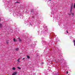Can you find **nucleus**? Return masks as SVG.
I'll return each instance as SVG.
<instances>
[{
    "mask_svg": "<svg viewBox=\"0 0 75 75\" xmlns=\"http://www.w3.org/2000/svg\"><path fill=\"white\" fill-rule=\"evenodd\" d=\"M72 7H73V3H71V8L70 9V12L71 13L72 12Z\"/></svg>",
    "mask_w": 75,
    "mask_h": 75,
    "instance_id": "f257e3e1",
    "label": "nucleus"
},
{
    "mask_svg": "<svg viewBox=\"0 0 75 75\" xmlns=\"http://www.w3.org/2000/svg\"><path fill=\"white\" fill-rule=\"evenodd\" d=\"M13 41H14V42H17V40H16V39L14 38L13 39Z\"/></svg>",
    "mask_w": 75,
    "mask_h": 75,
    "instance_id": "f03ea898",
    "label": "nucleus"
},
{
    "mask_svg": "<svg viewBox=\"0 0 75 75\" xmlns=\"http://www.w3.org/2000/svg\"><path fill=\"white\" fill-rule=\"evenodd\" d=\"M3 27V25L1 24L0 23V28H2Z\"/></svg>",
    "mask_w": 75,
    "mask_h": 75,
    "instance_id": "7ed1b4c3",
    "label": "nucleus"
},
{
    "mask_svg": "<svg viewBox=\"0 0 75 75\" xmlns=\"http://www.w3.org/2000/svg\"><path fill=\"white\" fill-rule=\"evenodd\" d=\"M21 58H22V57L19 58V59H18V62H20V59H21Z\"/></svg>",
    "mask_w": 75,
    "mask_h": 75,
    "instance_id": "20e7f679",
    "label": "nucleus"
},
{
    "mask_svg": "<svg viewBox=\"0 0 75 75\" xmlns=\"http://www.w3.org/2000/svg\"><path fill=\"white\" fill-rule=\"evenodd\" d=\"M18 39L19 40V41L20 42L21 41V39L20 38H18Z\"/></svg>",
    "mask_w": 75,
    "mask_h": 75,
    "instance_id": "39448f33",
    "label": "nucleus"
},
{
    "mask_svg": "<svg viewBox=\"0 0 75 75\" xmlns=\"http://www.w3.org/2000/svg\"><path fill=\"white\" fill-rule=\"evenodd\" d=\"M27 58L28 59H30V57L29 56H27Z\"/></svg>",
    "mask_w": 75,
    "mask_h": 75,
    "instance_id": "423d86ee",
    "label": "nucleus"
},
{
    "mask_svg": "<svg viewBox=\"0 0 75 75\" xmlns=\"http://www.w3.org/2000/svg\"><path fill=\"white\" fill-rule=\"evenodd\" d=\"M16 51H18V48H16L15 49Z\"/></svg>",
    "mask_w": 75,
    "mask_h": 75,
    "instance_id": "0eeeda50",
    "label": "nucleus"
},
{
    "mask_svg": "<svg viewBox=\"0 0 75 75\" xmlns=\"http://www.w3.org/2000/svg\"><path fill=\"white\" fill-rule=\"evenodd\" d=\"M73 41H74V45L75 46V40H73Z\"/></svg>",
    "mask_w": 75,
    "mask_h": 75,
    "instance_id": "6e6552de",
    "label": "nucleus"
},
{
    "mask_svg": "<svg viewBox=\"0 0 75 75\" xmlns=\"http://www.w3.org/2000/svg\"><path fill=\"white\" fill-rule=\"evenodd\" d=\"M31 11L32 13H33V12H34V10L32 9V10H31Z\"/></svg>",
    "mask_w": 75,
    "mask_h": 75,
    "instance_id": "1a4fd4ad",
    "label": "nucleus"
},
{
    "mask_svg": "<svg viewBox=\"0 0 75 75\" xmlns=\"http://www.w3.org/2000/svg\"><path fill=\"white\" fill-rule=\"evenodd\" d=\"M18 69H21L20 67H18Z\"/></svg>",
    "mask_w": 75,
    "mask_h": 75,
    "instance_id": "9d476101",
    "label": "nucleus"
},
{
    "mask_svg": "<svg viewBox=\"0 0 75 75\" xmlns=\"http://www.w3.org/2000/svg\"><path fill=\"white\" fill-rule=\"evenodd\" d=\"M12 69H13V70H15V68L14 67H13L12 68Z\"/></svg>",
    "mask_w": 75,
    "mask_h": 75,
    "instance_id": "9b49d317",
    "label": "nucleus"
},
{
    "mask_svg": "<svg viewBox=\"0 0 75 75\" xmlns=\"http://www.w3.org/2000/svg\"><path fill=\"white\" fill-rule=\"evenodd\" d=\"M74 8H75V4H74Z\"/></svg>",
    "mask_w": 75,
    "mask_h": 75,
    "instance_id": "f8f14e48",
    "label": "nucleus"
},
{
    "mask_svg": "<svg viewBox=\"0 0 75 75\" xmlns=\"http://www.w3.org/2000/svg\"><path fill=\"white\" fill-rule=\"evenodd\" d=\"M16 3H19V2H16L15 4H16Z\"/></svg>",
    "mask_w": 75,
    "mask_h": 75,
    "instance_id": "ddd939ff",
    "label": "nucleus"
},
{
    "mask_svg": "<svg viewBox=\"0 0 75 75\" xmlns=\"http://www.w3.org/2000/svg\"><path fill=\"white\" fill-rule=\"evenodd\" d=\"M6 43L7 44H8V41H6Z\"/></svg>",
    "mask_w": 75,
    "mask_h": 75,
    "instance_id": "4468645a",
    "label": "nucleus"
},
{
    "mask_svg": "<svg viewBox=\"0 0 75 75\" xmlns=\"http://www.w3.org/2000/svg\"><path fill=\"white\" fill-rule=\"evenodd\" d=\"M66 74H68V71H67V73H66Z\"/></svg>",
    "mask_w": 75,
    "mask_h": 75,
    "instance_id": "2eb2a0df",
    "label": "nucleus"
},
{
    "mask_svg": "<svg viewBox=\"0 0 75 75\" xmlns=\"http://www.w3.org/2000/svg\"><path fill=\"white\" fill-rule=\"evenodd\" d=\"M69 16H70V15H71V14L69 13Z\"/></svg>",
    "mask_w": 75,
    "mask_h": 75,
    "instance_id": "dca6fc26",
    "label": "nucleus"
},
{
    "mask_svg": "<svg viewBox=\"0 0 75 75\" xmlns=\"http://www.w3.org/2000/svg\"><path fill=\"white\" fill-rule=\"evenodd\" d=\"M24 59H25V58H23V60H24Z\"/></svg>",
    "mask_w": 75,
    "mask_h": 75,
    "instance_id": "f3484780",
    "label": "nucleus"
},
{
    "mask_svg": "<svg viewBox=\"0 0 75 75\" xmlns=\"http://www.w3.org/2000/svg\"><path fill=\"white\" fill-rule=\"evenodd\" d=\"M67 33H68V30L67 31Z\"/></svg>",
    "mask_w": 75,
    "mask_h": 75,
    "instance_id": "a211bd4d",
    "label": "nucleus"
},
{
    "mask_svg": "<svg viewBox=\"0 0 75 75\" xmlns=\"http://www.w3.org/2000/svg\"><path fill=\"white\" fill-rule=\"evenodd\" d=\"M72 15L74 16V13H72Z\"/></svg>",
    "mask_w": 75,
    "mask_h": 75,
    "instance_id": "6ab92c4d",
    "label": "nucleus"
},
{
    "mask_svg": "<svg viewBox=\"0 0 75 75\" xmlns=\"http://www.w3.org/2000/svg\"><path fill=\"white\" fill-rule=\"evenodd\" d=\"M49 0V1H51V0Z\"/></svg>",
    "mask_w": 75,
    "mask_h": 75,
    "instance_id": "aec40b11",
    "label": "nucleus"
}]
</instances>
